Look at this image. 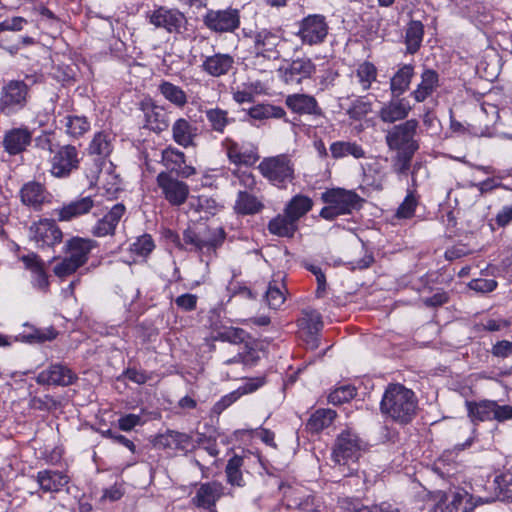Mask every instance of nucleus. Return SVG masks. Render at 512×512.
<instances>
[{
    "instance_id": "obj_2",
    "label": "nucleus",
    "mask_w": 512,
    "mask_h": 512,
    "mask_svg": "<svg viewBox=\"0 0 512 512\" xmlns=\"http://www.w3.org/2000/svg\"><path fill=\"white\" fill-rule=\"evenodd\" d=\"M98 247V243L91 238L73 236L63 246L64 257L53 267L54 274L64 278L74 274L84 266L92 250Z\"/></svg>"
},
{
    "instance_id": "obj_39",
    "label": "nucleus",
    "mask_w": 512,
    "mask_h": 512,
    "mask_svg": "<svg viewBox=\"0 0 512 512\" xmlns=\"http://www.w3.org/2000/svg\"><path fill=\"white\" fill-rule=\"evenodd\" d=\"M297 229V223L285 212L283 215L276 216L268 223L269 232L279 237H293Z\"/></svg>"
},
{
    "instance_id": "obj_45",
    "label": "nucleus",
    "mask_w": 512,
    "mask_h": 512,
    "mask_svg": "<svg viewBox=\"0 0 512 512\" xmlns=\"http://www.w3.org/2000/svg\"><path fill=\"white\" fill-rule=\"evenodd\" d=\"M68 136L79 138L90 130V121L85 116L67 115L63 120Z\"/></svg>"
},
{
    "instance_id": "obj_59",
    "label": "nucleus",
    "mask_w": 512,
    "mask_h": 512,
    "mask_svg": "<svg viewBox=\"0 0 512 512\" xmlns=\"http://www.w3.org/2000/svg\"><path fill=\"white\" fill-rule=\"evenodd\" d=\"M144 421L142 420V417L137 414H126L121 416L118 419V427L120 430L129 432L133 430L136 426L143 425Z\"/></svg>"
},
{
    "instance_id": "obj_63",
    "label": "nucleus",
    "mask_w": 512,
    "mask_h": 512,
    "mask_svg": "<svg viewBox=\"0 0 512 512\" xmlns=\"http://www.w3.org/2000/svg\"><path fill=\"white\" fill-rule=\"evenodd\" d=\"M233 175L238 179L239 184L243 188L247 190L255 189L257 181L252 172L236 170L233 172Z\"/></svg>"
},
{
    "instance_id": "obj_47",
    "label": "nucleus",
    "mask_w": 512,
    "mask_h": 512,
    "mask_svg": "<svg viewBox=\"0 0 512 512\" xmlns=\"http://www.w3.org/2000/svg\"><path fill=\"white\" fill-rule=\"evenodd\" d=\"M248 115L255 120L270 118L282 119L285 118L286 111L280 106L272 104H258L249 109Z\"/></svg>"
},
{
    "instance_id": "obj_51",
    "label": "nucleus",
    "mask_w": 512,
    "mask_h": 512,
    "mask_svg": "<svg viewBox=\"0 0 512 512\" xmlns=\"http://www.w3.org/2000/svg\"><path fill=\"white\" fill-rule=\"evenodd\" d=\"M282 288L285 289L284 284L276 280L269 283L265 300L270 308L278 309L284 304L286 297Z\"/></svg>"
},
{
    "instance_id": "obj_33",
    "label": "nucleus",
    "mask_w": 512,
    "mask_h": 512,
    "mask_svg": "<svg viewBox=\"0 0 512 512\" xmlns=\"http://www.w3.org/2000/svg\"><path fill=\"white\" fill-rule=\"evenodd\" d=\"M415 75L413 64H400L390 79V91L393 97H399L410 87Z\"/></svg>"
},
{
    "instance_id": "obj_53",
    "label": "nucleus",
    "mask_w": 512,
    "mask_h": 512,
    "mask_svg": "<svg viewBox=\"0 0 512 512\" xmlns=\"http://www.w3.org/2000/svg\"><path fill=\"white\" fill-rule=\"evenodd\" d=\"M249 337L248 333L237 327H227L217 334V339L229 342L233 344L246 343V339Z\"/></svg>"
},
{
    "instance_id": "obj_58",
    "label": "nucleus",
    "mask_w": 512,
    "mask_h": 512,
    "mask_svg": "<svg viewBox=\"0 0 512 512\" xmlns=\"http://www.w3.org/2000/svg\"><path fill=\"white\" fill-rule=\"evenodd\" d=\"M31 283L32 286L42 292H47L49 289V279L48 275L42 266L39 269H36L31 273Z\"/></svg>"
},
{
    "instance_id": "obj_55",
    "label": "nucleus",
    "mask_w": 512,
    "mask_h": 512,
    "mask_svg": "<svg viewBox=\"0 0 512 512\" xmlns=\"http://www.w3.org/2000/svg\"><path fill=\"white\" fill-rule=\"evenodd\" d=\"M416 151H397L393 163V170L400 175H406L411 167V160Z\"/></svg>"
},
{
    "instance_id": "obj_16",
    "label": "nucleus",
    "mask_w": 512,
    "mask_h": 512,
    "mask_svg": "<svg viewBox=\"0 0 512 512\" xmlns=\"http://www.w3.org/2000/svg\"><path fill=\"white\" fill-rule=\"evenodd\" d=\"M149 22L156 28H162L168 33L180 34L186 29L187 18L177 8L158 6L148 13Z\"/></svg>"
},
{
    "instance_id": "obj_13",
    "label": "nucleus",
    "mask_w": 512,
    "mask_h": 512,
    "mask_svg": "<svg viewBox=\"0 0 512 512\" xmlns=\"http://www.w3.org/2000/svg\"><path fill=\"white\" fill-rule=\"evenodd\" d=\"M221 148L228 161L236 166H253L260 158L258 147L250 141L238 142L227 136L221 141Z\"/></svg>"
},
{
    "instance_id": "obj_22",
    "label": "nucleus",
    "mask_w": 512,
    "mask_h": 512,
    "mask_svg": "<svg viewBox=\"0 0 512 512\" xmlns=\"http://www.w3.org/2000/svg\"><path fill=\"white\" fill-rule=\"evenodd\" d=\"M77 380V375L66 365L57 363L42 370L37 376L41 385L69 386Z\"/></svg>"
},
{
    "instance_id": "obj_46",
    "label": "nucleus",
    "mask_w": 512,
    "mask_h": 512,
    "mask_svg": "<svg viewBox=\"0 0 512 512\" xmlns=\"http://www.w3.org/2000/svg\"><path fill=\"white\" fill-rule=\"evenodd\" d=\"M243 464L244 459L239 455H234L228 460L227 465L225 467V474L227 482L230 485L237 487H243L245 485L241 470Z\"/></svg>"
},
{
    "instance_id": "obj_52",
    "label": "nucleus",
    "mask_w": 512,
    "mask_h": 512,
    "mask_svg": "<svg viewBox=\"0 0 512 512\" xmlns=\"http://www.w3.org/2000/svg\"><path fill=\"white\" fill-rule=\"evenodd\" d=\"M356 395L355 387L351 385H343L334 389L328 395V402L333 405H340L350 401Z\"/></svg>"
},
{
    "instance_id": "obj_4",
    "label": "nucleus",
    "mask_w": 512,
    "mask_h": 512,
    "mask_svg": "<svg viewBox=\"0 0 512 512\" xmlns=\"http://www.w3.org/2000/svg\"><path fill=\"white\" fill-rule=\"evenodd\" d=\"M170 234L178 248L203 254L215 252L222 245L226 237V233L221 227L188 228L183 232V243L177 234L172 232Z\"/></svg>"
},
{
    "instance_id": "obj_61",
    "label": "nucleus",
    "mask_w": 512,
    "mask_h": 512,
    "mask_svg": "<svg viewBox=\"0 0 512 512\" xmlns=\"http://www.w3.org/2000/svg\"><path fill=\"white\" fill-rule=\"evenodd\" d=\"M197 301H198L197 295L191 294V293H185V294L178 296L175 299V304L179 309H181L185 312H189V311H193L196 309Z\"/></svg>"
},
{
    "instance_id": "obj_7",
    "label": "nucleus",
    "mask_w": 512,
    "mask_h": 512,
    "mask_svg": "<svg viewBox=\"0 0 512 512\" xmlns=\"http://www.w3.org/2000/svg\"><path fill=\"white\" fill-rule=\"evenodd\" d=\"M251 39V52L257 58L266 60H277L281 53L279 46L283 37L279 28H258L250 34H246Z\"/></svg>"
},
{
    "instance_id": "obj_29",
    "label": "nucleus",
    "mask_w": 512,
    "mask_h": 512,
    "mask_svg": "<svg viewBox=\"0 0 512 512\" xmlns=\"http://www.w3.org/2000/svg\"><path fill=\"white\" fill-rule=\"evenodd\" d=\"M31 141L32 134L27 128H13L5 133L3 147L9 155H17L25 151Z\"/></svg>"
},
{
    "instance_id": "obj_28",
    "label": "nucleus",
    "mask_w": 512,
    "mask_h": 512,
    "mask_svg": "<svg viewBox=\"0 0 512 512\" xmlns=\"http://www.w3.org/2000/svg\"><path fill=\"white\" fill-rule=\"evenodd\" d=\"M411 109L412 107L406 98L392 96V99L381 107L378 116L385 123H394L404 120Z\"/></svg>"
},
{
    "instance_id": "obj_49",
    "label": "nucleus",
    "mask_w": 512,
    "mask_h": 512,
    "mask_svg": "<svg viewBox=\"0 0 512 512\" xmlns=\"http://www.w3.org/2000/svg\"><path fill=\"white\" fill-rule=\"evenodd\" d=\"M494 489L498 499L512 501V472L503 471L494 478Z\"/></svg>"
},
{
    "instance_id": "obj_12",
    "label": "nucleus",
    "mask_w": 512,
    "mask_h": 512,
    "mask_svg": "<svg viewBox=\"0 0 512 512\" xmlns=\"http://www.w3.org/2000/svg\"><path fill=\"white\" fill-rule=\"evenodd\" d=\"M29 98V86L21 80L6 83L0 93V112L10 116L25 108Z\"/></svg>"
},
{
    "instance_id": "obj_44",
    "label": "nucleus",
    "mask_w": 512,
    "mask_h": 512,
    "mask_svg": "<svg viewBox=\"0 0 512 512\" xmlns=\"http://www.w3.org/2000/svg\"><path fill=\"white\" fill-rule=\"evenodd\" d=\"M424 36V26L420 21L412 20L405 32L406 51L415 54L421 47Z\"/></svg>"
},
{
    "instance_id": "obj_56",
    "label": "nucleus",
    "mask_w": 512,
    "mask_h": 512,
    "mask_svg": "<svg viewBox=\"0 0 512 512\" xmlns=\"http://www.w3.org/2000/svg\"><path fill=\"white\" fill-rule=\"evenodd\" d=\"M147 126L154 131H163L168 127L165 114L158 108H152L146 112Z\"/></svg>"
},
{
    "instance_id": "obj_21",
    "label": "nucleus",
    "mask_w": 512,
    "mask_h": 512,
    "mask_svg": "<svg viewBox=\"0 0 512 512\" xmlns=\"http://www.w3.org/2000/svg\"><path fill=\"white\" fill-rule=\"evenodd\" d=\"M224 495V486L218 481L201 483L196 489L192 503L205 510H214L217 501Z\"/></svg>"
},
{
    "instance_id": "obj_9",
    "label": "nucleus",
    "mask_w": 512,
    "mask_h": 512,
    "mask_svg": "<svg viewBox=\"0 0 512 512\" xmlns=\"http://www.w3.org/2000/svg\"><path fill=\"white\" fill-rule=\"evenodd\" d=\"M465 406L468 417L474 424L492 420L498 422L512 420V406L499 405L494 400L466 401Z\"/></svg>"
},
{
    "instance_id": "obj_36",
    "label": "nucleus",
    "mask_w": 512,
    "mask_h": 512,
    "mask_svg": "<svg viewBox=\"0 0 512 512\" xmlns=\"http://www.w3.org/2000/svg\"><path fill=\"white\" fill-rule=\"evenodd\" d=\"M330 153L333 159L338 160L348 156L354 159L366 158V151L356 141H335L330 145Z\"/></svg>"
},
{
    "instance_id": "obj_48",
    "label": "nucleus",
    "mask_w": 512,
    "mask_h": 512,
    "mask_svg": "<svg viewBox=\"0 0 512 512\" xmlns=\"http://www.w3.org/2000/svg\"><path fill=\"white\" fill-rule=\"evenodd\" d=\"M29 329V332L24 331L16 336L15 339L26 343H44L55 339L57 336V332L53 328L37 329L29 327Z\"/></svg>"
},
{
    "instance_id": "obj_57",
    "label": "nucleus",
    "mask_w": 512,
    "mask_h": 512,
    "mask_svg": "<svg viewBox=\"0 0 512 512\" xmlns=\"http://www.w3.org/2000/svg\"><path fill=\"white\" fill-rule=\"evenodd\" d=\"M471 496L467 492L455 493L451 501L452 510L455 512H470L473 505L470 503Z\"/></svg>"
},
{
    "instance_id": "obj_23",
    "label": "nucleus",
    "mask_w": 512,
    "mask_h": 512,
    "mask_svg": "<svg viewBox=\"0 0 512 512\" xmlns=\"http://www.w3.org/2000/svg\"><path fill=\"white\" fill-rule=\"evenodd\" d=\"M125 213L126 207L122 203L113 205V207L92 226L91 234L98 238L113 236Z\"/></svg>"
},
{
    "instance_id": "obj_32",
    "label": "nucleus",
    "mask_w": 512,
    "mask_h": 512,
    "mask_svg": "<svg viewBox=\"0 0 512 512\" xmlns=\"http://www.w3.org/2000/svg\"><path fill=\"white\" fill-rule=\"evenodd\" d=\"M439 87V74L437 71L425 68L420 75V82L415 90L411 92V96L418 103L424 102Z\"/></svg>"
},
{
    "instance_id": "obj_14",
    "label": "nucleus",
    "mask_w": 512,
    "mask_h": 512,
    "mask_svg": "<svg viewBox=\"0 0 512 512\" xmlns=\"http://www.w3.org/2000/svg\"><path fill=\"white\" fill-rule=\"evenodd\" d=\"M50 159V173L56 178H67L79 168L81 157L78 149L70 144L60 146L53 151Z\"/></svg>"
},
{
    "instance_id": "obj_18",
    "label": "nucleus",
    "mask_w": 512,
    "mask_h": 512,
    "mask_svg": "<svg viewBox=\"0 0 512 512\" xmlns=\"http://www.w3.org/2000/svg\"><path fill=\"white\" fill-rule=\"evenodd\" d=\"M21 203L34 210L41 211L45 205L52 202L53 195L48 191L45 184L31 180L22 185L19 190Z\"/></svg>"
},
{
    "instance_id": "obj_40",
    "label": "nucleus",
    "mask_w": 512,
    "mask_h": 512,
    "mask_svg": "<svg viewBox=\"0 0 512 512\" xmlns=\"http://www.w3.org/2000/svg\"><path fill=\"white\" fill-rule=\"evenodd\" d=\"M300 333L309 334L312 337V348H318V332L322 329L321 317L316 312H305L304 317L299 320Z\"/></svg>"
},
{
    "instance_id": "obj_42",
    "label": "nucleus",
    "mask_w": 512,
    "mask_h": 512,
    "mask_svg": "<svg viewBox=\"0 0 512 512\" xmlns=\"http://www.w3.org/2000/svg\"><path fill=\"white\" fill-rule=\"evenodd\" d=\"M234 208L239 214L252 215L260 212L264 205L256 196L246 191H239Z\"/></svg>"
},
{
    "instance_id": "obj_27",
    "label": "nucleus",
    "mask_w": 512,
    "mask_h": 512,
    "mask_svg": "<svg viewBox=\"0 0 512 512\" xmlns=\"http://www.w3.org/2000/svg\"><path fill=\"white\" fill-rule=\"evenodd\" d=\"M285 105L293 113L299 115L321 116L322 109L316 98L305 93L289 94L285 98Z\"/></svg>"
},
{
    "instance_id": "obj_3",
    "label": "nucleus",
    "mask_w": 512,
    "mask_h": 512,
    "mask_svg": "<svg viewBox=\"0 0 512 512\" xmlns=\"http://www.w3.org/2000/svg\"><path fill=\"white\" fill-rule=\"evenodd\" d=\"M366 450L365 442L352 430L342 431L336 438L332 459L344 476L356 470L354 467Z\"/></svg>"
},
{
    "instance_id": "obj_64",
    "label": "nucleus",
    "mask_w": 512,
    "mask_h": 512,
    "mask_svg": "<svg viewBox=\"0 0 512 512\" xmlns=\"http://www.w3.org/2000/svg\"><path fill=\"white\" fill-rule=\"evenodd\" d=\"M491 352L495 357L507 358L512 355V342L507 340L498 341L493 345Z\"/></svg>"
},
{
    "instance_id": "obj_20",
    "label": "nucleus",
    "mask_w": 512,
    "mask_h": 512,
    "mask_svg": "<svg viewBox=\"0 0 512 512\" xmlns=\"http://www.w3.org/2000/svg\"><path fill=\"white\" fill-rule=\"evenodd\" d=\"M95 207V200L91 196L76 198L54 209L53 215L60 222H70L87 215Z\"/></svg>"
},
{
    "instance_id": "obj_31",
    "label": "nucleus",
    "mask_w": 512,
    "mask_h": 512,
    "mask_svg": "<svg viewBox=\"0 0 512 512\" xmlns=\"http://www.w3.org/2000/svg\"><path fill=\"white\" fill-rule=\"evenodd\" d=\"M35 480L44 493H57L69 483L64 472L50 469L37 472Z\"/></svg>"
},
{
    "instance_id": "obj_15",
    "label": "nucleus",
    "mask_w": 512,
    "mask_h": 512,
    "mask_svg": "<svg viewBox=\"0 0 512 512\" xmlns=\"http://www.w3.org/2000/svg\"><path fill=\"white\" fill-rule=\"evenodd\" d=\"M418 121L416 119H410L395 125L386 134V143L391 150L397 151H417L418 144L414 139L418 128Z\"/></svg>"
},
{
    "instance_id": "obj_54",
    "label": "nucleus",
    "mask_w": 512,
    "mask_h": 512,
    "mask_svg": "<svg viewBox=\"0 0 512 512\" xmlns=\"http://www.w3.org/2000/svg\"><path fill=\"white\" fill-rule=\"evenodd\" d=\"M155 248L154 240L149 234H144L131 244V251L138 256L146 257Z\"/></svg>"
},
{
    "instance_id": "obj_19",
    "label": "nucleus",
    "mask_w": 512,
    "mask_h": 512,
    "mask_svg": "<svg viewBox=\"0 0 512 512\" xmlns=\"http://www.w3.org/2000/svg\"><path fill=\"white\" fill-rule=\"evenodd\" d=\"M29 237L38 246H54L60 243L63 237L61 229L51 219H40L29 227Z\"/></svg>"
},
{
    "instance_id": "obj_62",
    "label": "nucleus",
    "mask_w": 512,
    "mask_h": 512,
    "mask_svg": "<svg viewBox=\"0 0 512 512\" xmlns=\"http://www.w3.org/2000/svg\"><path fill=\"white\" fill-rule=\"evenodd\" d=\"M265 377H254L247 379L241 386L237 388L240 395H246L255 392L265 384Z\"/></svg>"
},
{
    "instance_id": "obj_11",
    "label": "nucleus",
    "mask_w": 512,
    "mask_h": 512,
    "mask_svg": "<svg viewBox=\"0 0 512 512\" xmlns=\"http://www.w3.org/2000/svg\"><path fill=\"white\" fill-rule=\"evenodd\" d=\"M203 24L211 32L222 35L234 33L241 24V13L237 8L208 9L203 15Z\"/></svg>"
},
{
    "instance_id": "obj_26",
    "label": "nucleus",
    "mask_w": 512,
    "mask_h": 512,
    "mask_svg": "<svg viewBox=\"0 0 512 512\" xmlns=\"http://www.w3.org/2000/svg\"><path fill=\"white\" fill-rule=\"evenodd\" d=\"M173 141L183 148H195L199 136L198 127L186 118H178L171 127Z\"/></svg>"
},
{
    "instance_id": "obj_5",
    "label": "nucleus",
    "mask_w": 512,
    "mask_h": 512,
    "mask_svg": "<svg viewBox=\"0 0 512 512\" xmlns=\"http://www.w3.org/2000/svg\"><path fill=\"white\" fill-rule=\"evenodd\" d=\"M258 170L269 184L281 190H286L296 179L295 162L287 153L264 157Z\"/></svg>"
},
{
    "instance_id": "obj_8",
    "label": "nucleus",
    "mask_w": 512,
    "mask_h": 512,
    "mask_svg": "<svg viewBox=\"0 0 512 512\" xmlns=\"http://www.w3.org/2000/svg\"><path fill=\"white\" fill-rule=\"evenodd\" d=\"M316 64L310 57L302 56L286 60L278 69L277 74L281 82L287 86L297 87L316 74Z\"/></svg>"
},
{
    "instance_id": "obj_41",
    "label": "nucleus",
    "mask_w": 512,
    "mask_h": 512,
    "mask_svg": "<svg viewBox=\"0 0 512 512\" xmlns=\"http://www.w3.org/2000/svg\"><path fill=\"white\" fill-rule=\"evenodd\" d=\"M313 207L311 198L305 195L294 196L286 205L284 212L296 223L306 215Z\"/></svg>"
},
{
    "instance_id": "obj_34",
    "label": "nucleus",
    "mask_w": 512,
    "mask_h": 512,
    "mask_svg": "<svg viewBox=\"0 0 512 512\" xmlns=\"http://www.w3.org/2000/svg\"><path fill=\"white\" fill-rule=\"evenodd\" d=\"M156 444L166 449L188 451L192 446V438L186 433L167 430L156 438Z\"/></svg>"
},
{
    "instance_id": "obj_38",
    "label": "nucleus",
    "mask_w": 512,
    "mask_h": 512,
    "mask_svg": "<svg viewBox=\"0 0 512 512\" xmlns=\"http://www.w3.org/2000/svg\"><path fill=\"white\" fill-rule=\"evenodd\" d=\"M336 418V412L328 408H320L311 414L306 429L311 433H319L328 428Z\"/></svg>"
},
{
    "instance_id": "obj_10",
    "label": "nucleus",
    "mask_w": 512,
    "mask_h": 512,
    "mask_svg": "<svg viewBox=\"0 0 512 512\" xmlns=\"http://www.w3.org/2000/svg\"><path fill=\"white\" fill-rule=\"evenodd\" d=\"M329 34V25L326 17L322 14H310L298 23L296 36L303 46H320Z\"/></svg>"
},
{
    "instance_id": "obj_6",
    "label": "nucleus",
    "mask_w": 512,
    "mask_h": 512,
    "mask_svg": "<svg viewBox=\"0 0 512 512\" xmlns=\"http://www.w3.org/2000/svg\"><path fill=\"white\" fill-rule=\"evenodd\" d=\"M321 199L327 205L320 211L326 220H334L341 215L351 214L361 208L363 199L354 191L342 188L330 189L322 193Z\"/></svg>"
},
{
    "instance_id": "obj_17",
    "label": "nucleus",
    "mask_w": 512,
    "mask_h": 512,
    "mask_svg": "<svg viewBox=\"0 0 512 512\" xmlns=\"http://www.w3.org/2000/svg\"><path fill=\"white\" fill-rule=\"evenodd\" d=\"M156 183L161 190V195L171 206L183 205L189 196V186L171 175L170 172H160L156 177Z\"/></svg>"
},
{
    "instance_id": "obj_24",
    "label": "nucleus",
    "mask_w": 512,
    "mask_h": 512,
    "mask_svg": "<svg viewBox=\"0 0 512 512\" xmlns=\"http://www.w3.org/2000/svg\"><path fill=\"white\" fill-rule=\"evenodd\" d=\"M234 57L228 53H214L213 55L202 56L201 70L207 75L219 78L228 75L234 68Z\"/></svg>"
},
{
    "instance_id": "obj_30",
    "label": "nucleus",
    "mask_w": 512,
    "mask_h": 512,
    "mask_svg": "<svg viewBox=\"0 0 512 512\" xmlns=\"http://www.w3.org/2000/svg\"><path fill=\"white\" fill-rule=\"evenodd\" d=\"M204 113L209 130L213 133L224 135L227 128L235 122L228 110L218 106L206 107Z\"/></svg>"
},
{
    "instance_id": "obj_37",
    "label": "nucleus",
    "mask_w": 512,
    "mask_h": 512,
    "mask_svg": "<svg viewBox=\"0 0 512 512\" xmlns=\"http://www.w3.org/2000/svg\"><path fill=\"white\" fill-rule=\"evenodd\" d=\"M114 136L107 131L95 133L88 146V154L98 156L100 159L107 158L113 150Z\"/></svg>"
},
{
    "instance_id": "obj_43",
    "label": "nucleus",
    "mask_w": 512,
    "mask_h": 512,
    "mask_svg": "<svg viewBox=\"0 0 512 512\" xmlns=\"http://www.w3.org/2000/svg\"><path fill=\"white\" fill-rule=\"evenodd\" d=\"M158 91L167 101L178 108H183L188 102L185 91L169 81H162L158 85Z\"/></svg>"
},
{
    "instance_id": "obj_50",
    "label": "nucleus",
    "mask_w": 512,
    "mask_h": 512,
    "mask_svg": "<svg viewBox=\"0 0 512 512\" xmlns=\"http://www.w3.org/2000/svg\"><path fill=\"white\" fill-rule=\"evenodd\" d=\"M418 206V196L414 190H409L403 202L397 208L394 218L411 219L415 215Z\"/></svg>"
},
{
    "instance_id": "obj_1",
    "label": "nucleus",
    "mask_w": 512,
    "mask_h": 512,
    "mask_svg": "<svg viewBox=\"0 0 512 512\" xmlns=\"http://www.w3.org/2000/svg\"><path fill=\"white\" fill-rule=\"evenodd\" d=\"M417 398L415 393L402 384H389L380 402L381 413L390 420L406 425L416 416Z\"/></svg>"
},
{
    "instance_id": "obj_25",
    "label": "nucleus",
    "mask_w": 512,
    "mask_h": 512,
    "mask_svg": "<svg viewBox=\"0 0 512 512\" xmlns=\"http://www.w3.org/2000/svg\"><path fill=\"white\" fill-rule=\"evenodd\" d=\"M161 162L168 170L182 178H189L196 174L195 167L186 164L185 153L173 146H168L162 151Z\"/></svg>"
},
{
    "instance_id": "obj_60",
    "label": "nucleus",
    "mask_w": 512,
    "mask_h": 512,
    "mask_svg": "<svg viewBox=\"0 0 512 512\" xmlns=\"http://www.w3.org/2000/svg\"><path fill=\"white\" fill-rule=\"evenodd\" d=\"M497 281L494 279H473L468 286L471 290L481 293H489L497 288Z\"/></svg>"
},
{
    "instance_id": "obj_35",
    "label": "nucleus",
    "mask_w": 512,
    "mask_h": 512,
    "mask_svg": "<svg viewBox=\"0 0 512 512\" xmlns=\"http://www.w3.org/2000/svg\"><path fill=\"white\" fill-rule=\"evenodd\" d=\"M378 69L370 61L359 63L351 73L352 82L358 84L362 91H368L377 81Z\"/></svg>"
}]
</instances>
